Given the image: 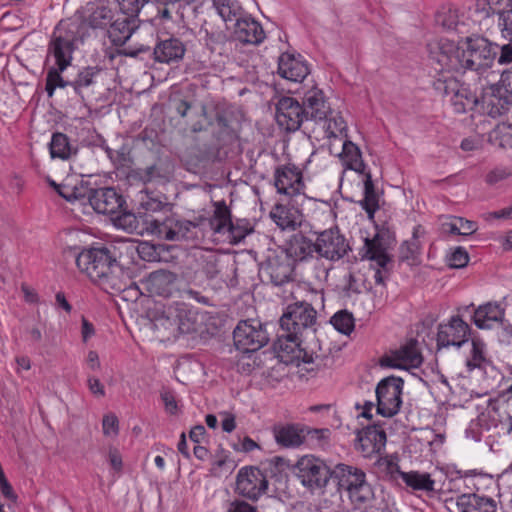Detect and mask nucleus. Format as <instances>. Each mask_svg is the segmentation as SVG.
Listing matches in <instances>:
<instances>
[{"instance_id":"nucleus-47","label":"nucleus","mask_w":512,"mask_h":512,"mask_svg":"<svg viewBox=\"0 0 512 512\" xmlns=\"http://www.w3.org/2000/svg\"><path fill=\"white\" fill-rule=\"evenodd\" d=\"M50 154L52 158L67 160L72 152V148L67 135L57 132L52 135L50 142Z\"/></svg>"},{"instance_id":"nucleus-25","label":"nucleus","mask_w":512,"mask_h":512,"mask_svg":"<svg viewBox=\"0 0 512 512\" xmlns=\"http://www.w3.org/2000/svg\"><path fill=\"white\" fill-rule=\"evenodd\" d=\"M176 275L167 270H157L149 274L143 284L153 295L169 296L175 289Z\"/></svg>"},{"instance_id":"nucleus-22","label":"nucleus","mask_w":512,"mask_h":512,"mask_svg":"<svg viewBox=\"0 0 512 512\" xmlns=\"http://www.w3.org/2000/svg\"><path fill=\"white\" fill-rule=\"evenodd\" d=\"M234 35L242 43L258 45L266 35L260 22L244 14L234 23Z\"/></svg>"},{"instance_id":"nucleus-14","label":"nucleus","mask_w":512,"mask_h":512,"mask_svg":"<svg viewBox=\"0 0 512 512\" xmlns=\"http://www.w3.org/2000/svg\"><path fill=\"white\" fill-rule=\"evenodd\" d=\"M316 254L331 261L343 258L349 246L346 239L337 228H330L320 232L316 238Z\"/></svg>"},{"instance_id":"nucleus-33","label":"nucleus","mask_w":512,"mask_h":512,"mask_svg":"<svg viewBox=\"0 0 512 512\" xmlns=\"http://www.w3.org/2000/svg\"><path fill=\"white\" fill-rule=\"evenodd\" d=\"M491 364L485 342L479 337L471 338V349L466 357V367L469 371L474 369L485 370Z\"/></svg>"},{"instance_id":"nucleus-34","label":"nucleus","mask_w":512,"mask_h":512,"mask_svg":"<svg viewBox=\"0 0 512 512\" xmlns=\"http://www.w3.org/2000/svg\"><path fill=\"white\" fill-rule=\"evenodd\" d=\"M424 235L425 229L421 225L413 228L412 237L404 241L399 248L401 260L414 263L419 258L423 246L421 238Z\"/></svg>"},{"instance_id":"nucleus-56","label":"nucleus","mask_w":512,"mask_h":512,"mask_svg":"<svg viewBox=\"0 0 512 512\" xmlns=\"http://www.w3.org/2000/svg\"><path fill=\"white\" fill-rule=\"evenodd\" d=\"M497 27L501 36L512 42V8L507 11H502L498 16Z\"/></svg>"},{"instance_id":"nucleus-37","label":"nucleus","mask_w":512,"mask_h":512,"mask_svg":"<svg viewBox=\"0 0 512 512\" xmlns=\"http://www.w3.org/2000/svg\"><path fill=\"white\" fill-rule=\"evenodd\" d=\"M341 159L347 169L353 170L360 174H366V165L363 162L362 153L359 147L352 141H344Z\"/></svg>"},{"instance_id":"nucleus-26","label":"nucleus","mask_w":512,"mask_h":512,"mask_svg":"<svg viewBox=\"0 0 512 512\" xmlns=\"http://www.w3.org/2000/svg\"><path fill=\"white\" fill-rule=\"evenodd\" d=\"M457 512H496L494 499L477 493H466L457 497Z\"/></svg>"},{"instance_id":"nucleus-16","label":"nucleus","mask_w":512,"mask_h":512,"mask_svg":"<svg viewBox=\"0 0 512 512\" xmlns=\"http://www.w3.org/2000/svg\"><path fill=\"white\" fill-rule=\"evenodd\" d=\"M306 119L305 109L296 99L283 97L278 101L276 121L281 128L288 132L297 131Z\"/></svg>"},{"instance_id":"nucleus-38","label":"nucleus","mask_w":512,"mask_h":512,"mask_svg":"<svg viewBox=\"0 0 512 512\" xmlns=\"http://www.w3.org/2000/svg\"><path fill=\"white\" fill-rule=\"evenodd\" d=\"M214 211L210 217L209 223L215 233L226 234V230L232 220L231 211L225 201L213 203Z\"/></svg>"},{"instance_id":"nucleus-50","label":"nucleus","mask_w":512,"mask_h":512,"mask_svg":"<svg viewBox=\"0 0 512 512\" xmlns=\"http://www.w3.org/2000/svg\"><path fill=\"white\" fill-rule=\"evenodd\" d=\"M65 70H60V67H51L47 71L45 91L49 97L54 95L57 88H65L71 85V82L65 81L61 75Z\"/></svg>"},{"instance_id":"nucleus-35","label":"nucleus","mask_w":512,"mask_h":512,"mask_svg":"<svg viewBox=\"0 0 512 512\" xmlns=\"http://www.w3.org/2000/svg\"><path fill=\"white\" fill-rule=\"evenodd\" d=\"M317 124L324 129L325 138L347 137V123L340 112L330 110L327 117Z\"/></svg>"},{"instance_id":"nucleus-4","label":"nucleus","mask_w":512,"mask_h":512,"mask_svg":"<svg viewBox=\"0 0 512 512\" xmlns=\"http://www.w3.org/2000/svg\"><path fill=\"white\" fill-rule=\"evenodd\" d=\"M434 69L439 73L434 87L444 96H450L449 101L456 113H465L475 108L483 111L482 100L467 85L461 84L453 72L440 71L437 65Z\"/></svg>"},{"instance_id":"nucleus-19","label":"nucleus","mask_w":512,"mask_h":512,"mask_svg":"<svg viewBox=\"0 0 512 512\" xmlns=\"http://www.w3.org/2000/svg\"><path fill=\"white\" fill-rule=\"evenodd\" d=\"M386 445V433L376 426H368L357 434L355 448L365 458L381 454Z\"/></svg>"},{"instance_id":"nucleus-15","label":"nucleus","mask_w":512,"mask_h":512,"mask_svg":"<svg viewBox=\"0 0 512 512\" xmlns=\"http://www.w3.org/2000/svg\"><path fill=\"white\" fill-rule=\"evenodd\" d=\"M268 488L266 476L259 468L244 467L237 475L236 491L249 499L257 500Z\"/></svg>"},{"instance_id":"nucleus-11","label":"nucleus","mask_w":512,"mask_h":512,"mask_svg":"<svg viewBox=\"0 0 512 512\" xmlns=\"http://www.w3.org/2000/svg\"><path fill=\"white\" fill-rule=\"evenodd\" d=\"M274 185L279 194L289 197L304 195L306 190L303 171L293 163L282 164L275 169Z\"/></svg>"},{"instance_id":"nucleus-10","label":"nucleus","mask_w":512,"mask_h":512,"mask_svg":"<svg viewBox=\"0 0 512 512\" xmlns=\"http://www.w3.org/2000/svg\"><path fill=\"white\" fill-rule=\"evenodd\" d=\"M316 310L306 302H297L287 307L286 312L280 318L282 331H291L303 335V332L311 329L316 323Z\"/></svg>"},{"instance_id":"nucleus-62","label":"nucleus","mask_w":512,"mask_h":512,"mask_svg":"<svg viewBox=\"0 0 512 512\" xmlns=\"http://www.w3.org/2000/svg\"><path fill=\"white\" fill-rule=\"evenodd\" d=\"M511 175V171L507 168H495L494 170L490 171L486 176V182L488 184H496L504 179H506L508 176Z\"/></svg>"},{"instance_id":"nucleus-44","label":"nucleus","mask_w":512,"mask_h":512,"mask_svg":"<svg viewBox=\"0 0 512 512\" xmlns=\"http://www.w3.org/2000/svg\"><path fill=\"white\" fill-rule=\"evenodd\" d=\"M289 251L296 260H305L316 254V243L305 236H295L290 243Z\"/></svg>"},{"instance_id":"nucleus-31","label":"nucleus","mask_w":512,"mask_h":512,"mask_svg":"<svg viewBox=\"0 0 512 512\" xmlns=\"http://www.w3.org/2000/svg\"><path fill=\"white\" fill-rule=\"evenodd\" d=\"M82 20L91 28H105L113 20V14L107 6L89 2L83 10Z\"/></svg>"},{"instance_id":"nucleus-49","label":"nucleus","mask_w":512,"mask_h":512,"mask_svg":"<svg viewBox=\"0 0 512 512\" xmlns=\"http://www.w3.org/2000/svg\"><path fill=\"white\" fill-rule=\"evenodd\" d=\"M330 323L338 332L344 335H349L355 328L354 316L347 310H340L336 312L332 316Z\"/></svg>"},{"instance_id":"nucleus-48","label":"nucleus","mask_w":512,"mask_h":512,"mask_svg":"<svg viewBox=\"0 0 512 512\" xmlns=\"http://www.w3.org/2000/svg\"><path fill=\"white\" fill-rule=\"evenodd\" d=\"M435 22L445 30H457L462 24L459 19L458 9L454 7H442L435 16Z\"/></svg>"},{"instance_id":"nucleus-36","label":"nucleus","mask_w":512,"mask_h":512,"mask_svg":"<svg viewBox=\"0 0 512 512\" xmlns=\"http://www.w3.org/2000/svg\"><path fill=\"white\" fill-rule=\"evenodd\" d=\"M365 254L364 257L374 262L381 268H386L388 263L391 261L379 235H375L373 238L365 239Z\"/></svg>"},{"instance_id":"nucleus-58","label":"nucleus","mask_w":512,"mask_h":512,"mask_svg":"<svg viewBox=\"0 0 512 512\" xmlns=\"http://www.w3.org/2000/svg\"><path fill=\"white\" fill-rule=\"evenodd\" d=\"M102 430L105 436H116L119 432V420L114 413H108L103 416Z\"/></svg>"},{"instance_id":"nucleus-13","label":"nucleus","mask_w":512,"mask_h":512,"mask_svg":"<svg viewBox=\"0 0 512 512\" xmlns=\"http://www.w3.org/2000/svg\"><path fill=\"white\" fill-rule=\"evenodd\" d=\"M422 362L423 357L416 340L407 341L398 349L385 354L380 359L381 366L398 369L418 368Z\"/></svg>"},{"instance_id":"nucleus-46","label":"nucleus","mask_w":512,"mask_h":512,"mask_svg":"<svg viewBox=\"0 0 512 512\" xmlns=\"http://www.w3.org/2000/svg\"><path fill=\"white\" fill-rule=\"evenodd\" d=\"M277 443L285 447H297L304 441L302 431L294 425L279 428L275 433Z\"/></svg>"},{"instance_id":"nucleus-59","label":"nucleus","mask_w":512,"mask_h":512,"mask_svg":"<svg viewBox=\"0 0 512 512\" xmlns=\"http://www.w3.org/2000/svg\"><path fill=\"white\" fill-rule=\"evenodd\" d=\"M165 204L158 198L152 197L149 193L141 192L140 206L147 212L160 211Z\"/></svg>"},{"instance_id":"nucleus-52","label":"nucleus","mask_w":512,"mask_h":512,"mask_svg":"<svg viewBox=\"0 0 512 512\" xmlns=\"http://www.w3.org/2000/svg\"><path fill=\"white\" fill-rule=\"evenodd\" d=\"M98 73L99 69L97 67L88 66L78 73L76 79L71 82V86L75 92L79 93L83 89L88 88L94 84L95 77Z\"/></svg>"},{"instance_id":"nucleus-30","label":"nucleus","mask_w":512,"mask_h":512,"mask_svg":"<svg viewBox=\"0 0 512 512\" xmlns=\"http://www.w3.org/2000/svg\"><path fill=\"white\" fill-rule=\"evenodd\" d=\"M185 46L178 38H168L160 40L154 48L155 59L158 62L170 63L176 62L183 58L185 54Z\"/></svg>"},{"instance_id":"nucleus-42","label":"nucleus","mask_w":512,"mask_h":512,"mask_svg":"<svg viewBox=\"0 0 512 512\" xmlns=\"http://www.w3.org/2000/svg\"><path fill=\"white\" fill-rule=\"evenodd\" d=\"M512 0H476L474 11L480 18H488L493 14L498 16L502 11H507L511 7Z\"/></svg>"},{"instance_id":"nucleus-6","label":"nucleus","mask_w":512,"mask_h":512,"mask_svg":"<svg viewBox=\"0 0 512 512\" xmlns=\"http://www.w3.org/2000/svg\"><path fill=\"white\" fill-rule=\"evenodd\" d=\"M404 381L400 377L389 376L382 379L376 386L377 414L391 418L397 415L402 406Z\"/></svg>"},{"instance_id":"nucleus-64","label":"nucleus","mask_w":512,"mask_h":512,"mask_svg":"<svg viewBox=\"0 0 512 512\" xmlns=\"http://www.w3.org/2000/svg\"><path fill=\"white\" fill-rule=\"evenodd\" d=\"M366 512H392L388 501L382 496L370 503L369 507L363 508Z\"/></svg>"},{"instance_id":"nucleus-20","label":"nucleus","mask_w":512,"mask_h":512,"mask_svg":"<svg viewBox=\"0 0 512 512\" xmlns=\"http://www.w3.org/2000/svg\"><path fill=\"white\" fill-rule=\"evenodd\" d=\"M88 201L93 210L99 214H115L125 203L123 197L112 187L92 190Z\"/></svg>"},{"instance_id":"nucleus-53","label":"nucleus","mask_w":512,"mask_h":512,"mask_svg":"<svg viewBox=\"0 0 512 512\" xmlns=\"http://www.w3.org/2000/svg\"><path fill=\"white\" fill-rule=\"evenodd\" d=\"M215 125L217 127V135L219 140L226 142L237 138L235 129L231 126V122L224 114L217 113Z\"/></svg>"},{"instance_id":"nucleus-23","label":"nucleus","mask_w":512,"mask_h":512,"mask_svg":"<svg viewBox=\"0 0 512 512\" xmlns=\"http://www.w3.org/2000/svg\"><path fill=\"white\" fill-rule=\"evenodd\" d=\"M389 470L391 474L397 475L407 486L413 491L433 492L435 491V481L429 473L419 471H402L398 464L389 462Z\"/></svg>"},{"instance_id":"nucleus-2","label":"nucleus","mask_w":512,"mask_h":512,"mask_svg":"<svg viewBox=\"0 0 512 512\" xmlns=\"http://www.w3.org/2000/svg\"><path fill=\"white\" fill-rule=\"evenodd\" d=\"M149 317L161 341L195 331L196 315L184 302H156Z\"/></svg>"},{"instance_id":"nucleus-60","label":"nucleus","mask_w":512,"mask_h":512,"mask_svg":"<svg viewBox=\"0 0 512 512\" xmlns=\"http://www.w3.org/2000/svg\"><path fill=\"white\" fill-rule=\"evenodd\" d=\"M161 399L167 413L171 415H176L178 413V402L172 391H163L161 393Z\"/></svg>"},{"instance_id":"nucleus-45","label":"nucleus","mask_w":512,"mask_h":512,"mask_svg":"<svg viewBox=\"0 0 512 512\" xmlns=\"http://www.w3.org/2000/svg\"><path fill=\"white\" fill-rule=\"evenodd\" d=\"M442 229L446 233L466 236L476 232L478 224L474 221L454 216L442 223Z\"/></svg>"},{"instance_id":"nucleus-17","label":"nucleus","mask_w":512,"mask_h":512,"mask_svg":"<svg viewBox=\"0 0 512 512\" xmlns=\"http://www.w3.org/2000/svg\"><path fill=\"white\" fill-rule=\"evenodd\" d=\"M75 49L76 37L74 34L66 32L63 35L61 29L57 28L48 51L54 57L55 64L60 67V70H66L71 65Z\"/></svg>"},{"instance_id":"nucleus-9","label":"nucleus","mask_w":512,"mask_h":512,"mask_svg":"<svg viewBox=\"0 0 512 512\" xmlns=\"http://www.w3.org/2000/svg\"><path fill=\"white\" fill-rule=\"evenodd\" d=\"M234 344L243 353H252L261 349L269 340L266 330L258 320H243L233 332Z\"/></svg>"},{"instance_id":"nucleus-18","label":"nucleus","mask_w":512,"mask_h":512,"mask_svg":"<svg viewBox=\"0 0 512 512\" xmlns=\"http://www.w3.org/2000/svg\"><path fill=\"white\" fill-rule=\"evenodd\" d=\"M302 335L296 332L283 331L278 336L275 348L279 353V357L285 363H293L303 361L309 363L310 358H307V353L302 347Z\"/></svg>"},{"instance_id":"nucleus-24","label":"nucleus","mask_w":512,"mask_h":512,"mask_svg":"<svg viewBox=\"0 0 512 512\" xmlns=\"http://www.w3.org/2000/svg\"><path fill=\"white\" fill-rule=\"evenodd\" d=\"M302 106L307 114V119L310 117L316 124L325 119L331 110L324 92L317 87L309 89L304 94Z\"/></svg>"},{"instance_id":"nucleus-27","label":"nucleus","mask_w":512,"mask_h":512,"mask_svg":"<svg viewBox=\"0 0 512 512\" xmlns=\"http://www.w3.org/2000/svg\"><path fill=\"white\" fill-rule=\"evenodd\" d=\"M137 19L118 16L110 22L108 37L114 46H123L137 28Z\"/></svg>"},{"instance_id":"nucleus-41","label":"nucleus","mask_w":512,"mask_h":512,"mask_svg":"<svg viewBox=\"0 0 512 512\" xmlns=\"http://www.w3.org/2000/svg\"><path fill=\"white\" fill-rule=\"evenodd\" d=\"M488 140L499 148L512 149V122L506 121L497 124L489 132Z\"/></svg>"},{"instance_id":"nucleus-57","label":"nucleus","mask_w":512,"mask_h":512,"mask_svg":"<svg viewBox=\"0 0 512 512\" xmlns=\"http://www.w3.org/2000/svg\"><path fill=\"white\" fill-rule=\"evenodd\" d=\"M448 265L452 268H463L469 262V255L463 247H457L449 254Z\"/></svg>"},{"instance_id":"nucleus-55","label":"nucleus","mask_w":512,"mask_h":512,"mask_svg":"<svg viewBox=\"0 0 512 512\" xmlns=\"http://www.w3.org/2000/svg\"><path fill=\"white\" fill-rule=\"evenodd\" d=\"M268 270L271 281L277 286L288 282L290 279L291 269L289 265L280 264L278 266H274L272 264H269Z\"/></svg>"},{"instance_id":"nucleus-61","label":"nucleus","mask_w":512,"mask_h":512,"mask_svg":"<svg viewBox=\"0 0 512 512\" xmlns=\"http://www.w3.org/2000/svg\"><path fill=\"white\" fill-rule=\"evenodd\" d=\"M108 462L115 473H120L123 469V460L121 453L115 447H110L108 451Z\"/></svg>"},{"instance_id":"nucleus-29","label":"nucleus","mask_w":512,"mask_h":512,"mask_svg":"<svg viewBox=\"0 0 512 512\" xmlns=\"http://www.w3.org/2000/svg\"><path fill=\"white\" fill-rule=\"evenodd\" d=\"M270 216L282 230H295L302 223V213L298 208L277 204L271 210Z\"/></svg>"},{"instance_id":"nucleus-7","label":"nucleus","mask_w":512,"mask_h":512,"mask_svg":"<svg viewBox=\"0 0 512 512\" xmlns=\"http://www.w3.org/2000/svg\"><path fill=\"white\" fill-rule=\"evenodd\" d=\"M295 475L303 486L311 490L321 489L332 479V469L323 460L313 455H305L297 461Z\"/></svg>"},{"instance_id":"nucleus-32","label":"nucleus","mask_w":512,"mask_h":512,"mask_svg":"<svg viewBox=\"0 0 512 512\" xmlns=\"http://www.w3.org/2000/svg\"><path fill=\"white\" fill-rule=\"evenodd\" d=\"M182 224L171 217L165 219H152L148 222L149 232L166 240H177L181 235Z\"/></svg>"},{"instance_id":"nucleus-3","label":"nucleus","mask_w":512,"mask_h":512,"mask_svg":"<svg viewBox=\"0 0 512 512\" xmlns=\"http://www.w3.org/2000/svg\"><path fill=\"white\" fill-rule=\"evenodd\" d=\"M332 480L336 482L340 492L347 494L354 509L367 508L370 503L381 497L375 495L371 484L367 481L366 473L358 467L337 464L332 469Z\"/></svg>"},{"instance_id":"nucleus-12","label":"nucleus","mask_w":512,"mask_h":512,"mask_svg":"<svg viewBox=\"0 0 512 512\" xmlns=\"http://www.w3.org/2000/svg\"><path fill=\"white\" fill-rule=\"evenodd\" d=\"M471 328L459 315L450 317L447 322L440 323L437 331V347H461L468 341Z\"/></svg>"},{"instance_id":"nucleus-28","label":"nucleus","mask_w":512,"mask_h":512,"mask_svg":"<svg viewBox=\"0 0 512 512\" xmlns=\"http://www.w3.org/2000/svg\"><path fill=\"white\" fill-rule=\"evenodd\" d=\"M504 317V310L497 303L488 302L474 310L473 322L479 329H491L500 324Z\"/></svg>"},{"instance_id":"nucleus-21","label":"nucleus","mask_w":512,"mask_h":512,"mask_svg":"<svg viewBox=\"0 0 512 512\" xmlns=\"http://www.w3.org/2000/svg\"><path fill=\"white\" fill-rule=\"evenodd\" d=\"M310 73L307 61L300 54L282 53L278 60V74L289 81L302 82Z\"/></svg>"},{"instance_id":"nucleus-40","label":"nucleus","mask_w":512,"mask_h":512,"mask_svg":"<svg viewBox=\"0 0 512 512\" xmlns=\"http://www.w3.org/2000/svg\"><path fill=\"white\" fill-rule=\"evenodd\" d=\"M360 205L370 219L374 218L376 211L379 209V199L370 172L365 174L364 198L360 202Z\"/></svg>"},{"instance_id":"nucleus-54","label":"nucleus","mask_w":512,"mask_h":512,"mask_svg":"<svg viewBox=\"0 0 512 512\" xmlns=\"http://www.w3.org/2000/svg\"><path fill=\"white\" fill-rule=\"evenodd\" d=\"M118 6L122 16L132 17L137 19V16L141 10V8L149 1V0H117Z\"/></svg>"},{"instance_id":"nucleus-43","label":"nucleus","mask_w":512,"mask_h":512,"mask_svg":"<svg viewBox=\"0 0 512 512\" xmlns=\"http://www.w3.org/2000/svg\"><path fill=\"white\" fill-rule=\"evenodd\" d=\"M254 232V225L248 219L231 220L226 233L230 244L236 245L242 242L246 236Z\"/></svg>"},{"instance_id":"nucleus-63","label":"nucleus","mask_w":512,"mask_h":512,"mask_svg":"<svg viewBox=\"0 0 512 512\" xmlns=\"http://www.w3.org/2000/svg\"><path fill=\"white\" fill-rule=\"evenodd\" d=\"M499 65H508L512 63V43L504 44L500 47L499 56H496Z\"/></svg>"},{"instance_id":"nucleus-39","label":"nucleus","mask_w":512,"mask_h":512,"mask_svg":"<svg viewBox=\"0 0 512 512\" xmlns=\"http://www.w3.org/2000/svg\"><path fill=\"white\" fill-rule=\"evenodd\" d=\"M213 5L225 23H235L244 15L238 0H214Z\"/></svg>"},{"instance_id":"nucleus-51","label":"nucleus","mask_w":512,"mask_h":512,"mask_svg":"<svg viewBox=\"0 0 512 512\" xmlns=\"http://www.w3.org/2000/svg\"><path fill=\"white\" fill-rule=\"evenodd\" d=\"M163 250V245L153 244L147 241L140 242L137 246L139 257L148 262L162 261L161 252Z\"/></svg>"},{"instance_id":"nucleus-1","label":"nucleus","mask_w":512,"mask_h":512,"mask_svg":"<svg viewBox=\"0 0 512 512\" xmlns=\"http://www.w3.org/2000/svg\"><path fill=\"white\" fill-rule=\"evenodd\" d=\"M427 48L430 60L439 66L440 71L468 69L482 73L493 66L499 45L485 37L473 35L457 44L453 40L440 38L429 42Z\"/></svg>"},{"instance_id":"nucleus-8","label":"nucleus","mask_w":512,"mask_h":512,"mask_svg":"<svg viewBox=\"0 0 512 512\" xmlns=\"http://www.w3.org/2000/svg\"><path fill=\"white\" fill-rule=\"evenodd\" d=\"M512 105V71L501 74L499 82L482 96L483 113L491 117L502 115Z\"/></svg>"},{"instance_id":"nucleus-5","label":"nucleus","mask_w":512,"mask_h":512,"mask_svg":"<svg viewBox=\"0 0 512 512\" xmlns=\"http://www.w3.org/2000/svg\"><path fill=\"white\" fill-rule=\"evenodd\" d=\"M76 265L92 281H102L112 274L117 261L107 247L101 246L81 251L76 257Z\"/></svg>"}]
</instances>
